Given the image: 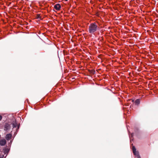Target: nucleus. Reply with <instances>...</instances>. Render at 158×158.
<instances>
[{
	"mask_svg": "<svg viewBox=\"0 0 158 158\" xmlns=\"http://www.w3.org/2000/svg\"><path fill=\"white\" fill-rule=\"evenodd\" d=\"M12 137V135L11 134H7L6 136V138L7 140H9Z\"/></svg>",
	"mask_w": 158,
	"mask_h": 158,
	"instance_id": "nucleus-7",
	"label": "nucleus"
},
{
	"mask_svg": "<svg viewBox=\"0 0 158 158\" xmlns=\"http://www.w3.org/2000/svg\"><path fill=\"white\" fill-rule=\"evenodd\" d=\"M13 128L16 127H18V129H19V125H18L17 123H16V120L15 119L13 120L12 123Z\"/></svg>",
	"mask_w": 158,
	"mask_h": 158,
	"instance_id": "nucleus-3",
	"label": "nucleus"
},
{
	"mask_svg": "<svg viewBox=\"0 0 158 158\" xmlns=\"http://www.w3.org/2000/svg\"><path fill=\"white\" fill-rule=\"evenodd\" d=\"M4 157V155L3 154H0V158H3Z\"/></svg>",
	"mask_w": 158,
	"mask_h": 158,
	"instance_id": "nucleus-10",
	"label": "nucleus"
},
{
	"mask_svg": "<svg viewBox=\"0 0 158 158\" xmlns=\"http://www.w3.org/2000/svg\"><path fill=\"white\" fill-rule=\"evenodd\" d=\"M139 102L140 101L139 99L136 100L135 102V103L137 104H139Z\"/></svg>",
	"mask_w": 158,
	"mask_h": 158,
	"instance_id": "nucleus-9",
	"label": "nucleus"
},
{
	"mask_svg": "<svg viewBox=\"0 0 158 158\" xmlns=\"http://www.w3.org/2000/svg\"><path fill=\"white\" fill-rule=\"evenodd\" d=\"M4 130L6 131H7L10 129L11 128V126L8 123H6L4 126Z\"/></svg>",
	"mask_w": 158,
	"mask_h": 158,
	"instance_id": "nucleus-2",
	"label": "nucleus"
},
{
	"mask_svg": "<svg viewBox=\"0 0 158 158\" xmlns=\"http://www.w3.org/2000/svg\"><path fill=\"white\" fill-rule=\"evenodd\" d=\"M138 158H141L139 156H138Z\"/></svg>",
	"mask_w": 158,
	"mask_h": 158,
	"instance_id": "nucleus-14",
	"label": "nucleus"
},
{
	"mask_svg": "<svg viewBox=\"0 0 158 158\" xmlns=\"http://www.w3.org/2000/svg\"><path fill=\"white\" fill-rule=\"evenodd\" d=\"M40 16L39 15H38L37 16V19H39V18H40Z\"/></svg>",
	"mask_w": 158,
	"mask_h": 158,
	"instance_id": "nucleus-13",
	"label": "nucleus"
},
{
	"mask_svg": "<svg viewBox=\"0 0 158 158\" xmlns=\"http://www.w3.org/2000/svg\"><path fill=\"white\" fill-rule=\"evenodd\" d=\"M3 153L5 154H6V155L8 154L9 153L10 150L9 149L7 148H4L3 149Z\"/></svg>",
	"mask_w": 158,
	"mask_h": 158,
	"instance_id": "nucleus-6",
	"label": "nucleus"
},
{
	"mask_svg": "<svg viewBox=\"0 0 158 158\" xmlns=\"http://www.w3.org/2000/svg\"><path fill=\"white\" fill-rule=\"evenodd\" d=\"M6 156H5V157H6Z\"/></svg>",
	"mask_w": 158,
	"mask_h": 158,
	"instance_id": "nucleus-16",
	"label": "nucleus"
},
{
	"mask_svg": "<svg viewBox=\"0 0 158 158\" xmlns=\"http://www.w3.org/2000/svg\"><path fill=\"white\" fill-rule=\"evenodd\" d=\"M61 6L59 4H57L54 6L55 8L57 10H59Z\"/></svg>",
	"mask_w": 158,
	"mask_h": 158,
	"instance_id": "nucleus-5",
	"label": "nucleus"
},
{
	"mask_svg": "<svg viewBox=\"0 0 158 158\" xmlns=\"http://www.w3.org/2000/svg\"><path fill=\"white\" fill-rule=\"evenodd\" d=\"M99 29V27L95 23L90 24L89 27V31L91 34H94Z\"/></svg>",
	"mask_w": 158,
	"mask_h": 158,
	"instance_id": "nucleus-1",
	"label": "nucleus"
},
{
	"mask_svg": "<svg viewBox=\"0 0 158 158\" xmlns=\"http://www.w3.org/2000/svg\"><path fill=\"white\" fill-rule=\"evenodd\" d=\"M65 1H68V0H65Z\"/></svg>",
	"mask_w": 158,
	"mask_h": 158,
	"instance_id": "nucleus-15",
	"label": "nucleus"
},
{
	"mask_svg": "<svg viewBox=\"0 0 158 158\" xmlns=\"http://www.w3.org/2000/svg\"><path fill=\"white\" fill-rule=\"evenodd\" d=\"M132 150L133 152L134 153V154L135 155H137V152L136 151V149L135 148V146H132Z\"/></svg>",
	"mask_w": 158,
	"mask_h": 158,
	"instance_id": "nucleus-8",
	"label": "nucleus"
},
{
	"mask_svg": "<svg viewBox=\"0 0 158 158\" xmlns=\"http://www.w3.org/2000/svg\"><path fill=\"white\" fill-rule=\"evenodd\" d=\"M6 143V141L4 139L0 140V145L1 146H4Z\"/></svg>",
	"mask_w": 158,
	"mask_h": 158,
	"instance_id": "nucleus-4",
	"label": "nucleus"
},
{
	"mask_svg": "<svg viewBox=\"0 0 158 158\" xmlns=\"http://www.w3.org/2000/svg\"><path fill=\"white\" fill-rule=\"evenodd\" d=\"M2 116L1 115H0V121H1L2 119Z\"/></svg>",
	"mask_w": 158,
	"mask_h": 158,
	"instance_id": "nucleus-12",
	"label": "nucleus"
},
{
	"mask_svg": "<svg viewBox=\"0 0 158 158\" xmlns=\"http://www.w3.org/2000/svg\"><path fill=\"white\" fill-rule=\"evenodd\" d=\"M64 55H67V52H64Z\"/></svg>",
	"mask_w": 158,
	"mask_h": 158,
	"instance_id": "nucleus-11",
	"label": "nucleus"
},
{
	"mask_svg": "<svg viewBox=\"0 0 158 158\" xmlns=\"http://www.w3.org/2000/svg\"><path fill=\"white\" fill-rule=\"evenodd\" d=\"M6 156H5V157H6Z\"/></svg>",
	"mask_w": 158,
	"mask_h": 158,
	"instance_id": "nucleus-17",
	"label": "nucleus"
}]
</instances>
